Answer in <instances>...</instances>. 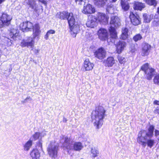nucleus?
<instances>
[{"mask_svg": "<svg viewBox=\"0 0 159 159\" xmlns=\"http://www.w3.org/2000/svg\"><path fill=\"white\" fill-rule=\"evenodd\" d=\"M33 144L32 140L29 139L25 144L24 146V149L25 151H28Z\"/></svg>", "mask_w": 159, "mask_h": 159, "instance_id": "nucleus-28", "label": "nucleus"}, {"mask_svg": "<svg viewBox=\"0 0 159 159\" xmlns=\"http://www.w3.org/2000/svg\"><path fill=\"white\" fill-rule=\"evenodd\" d=\"M62 147L64 148L65 149H66L68 152H69L70 150L73 149L72 146L70 143L66 144H62Z\"/></svg>", "mask_w": 159, "mask_h": 159, "instance_id": "nucleus-32", "label": "nucleus"}, {"mask_svg": "<svg viewBox=\"0 0 159 159\" xmlns=\"http://www.w3.org/2000/svg\"><path fill=\"white\" fill-rule=\"evenodd\" d=\"M105 66L108 67H112L115 63L114 58L112 56L108 57L104 61Z\"/></svg>", "mask_w": 159, "mask_h": 159, "instance_id": "nucleus-20", "label": "nucleus"}, {"mask_svg": "<svg viewBox=\"0 0 159 159\" xmlns=\"http://www.w3.org/2000/svg\"><path fill=\"white\" fill-rule=\"evenodd\" d=\"M155 134L156 136L158 135L159 134V131L157 129H155Z\"/></svg>", "mask_w": 159, "mask_h": 159, "instance_id": "nucleus-47", "label": "nucleus"}, {"mask_svg": "<svg viewBox=\"0 0 159 159\" xmlns=\"http://www.w3.org/2000/svg\"><path fill=\"white\" fill-rule=\"evenodd\" d=\"M144 1L147 4L150 6H155L157 3L156 0H144Z\"/></svg>", "mask_w": 159, "mask_h": 159, "instance_id": "nucleus-31", "label": "nucleus"}, {"mask_svg": "<svg viewBox=\"0 0 159 159\" xmlns=\"http://www.w3.org/2000/svg\"><path fill=\"white\" fill-rule=\"evenodd\" d=\"M106 9L108 14H112L114 13V8L113 6H107Z\"/></svg>", "mask_w": 159, "mask_h": 159, "instance_id": "nucleus-34", "label": "nucleus"}, {"mask_svg": "<svg viewBox=\"0 0 159 159\" xmlns=\"http://www.w3.org/2000/svg\"><path fill=\"white\" fill-rule=\"evenodd\" d=\"M108 31L111 37L114 39H117L118 38L117 33L116 29L112 26H110L108 29Z\"/></svg>", "mask_w": 159, "mask_h": 159, "instance_id": "nucleus-21", "label": "nucleus"}, {"mask_svg": "<svg viewBox=\"0 0 159 159\" xmlns=\"http://www.w3.org/2000/svg\"><path fill=\"white\" fill-rule=\"evenodd\" d=\"M143 39L142 35L140 33L135 34L133 37V39L135 42L141 40Z\"/></svg>", "mask_w": 159, "mask_h": 159, "instance_id": "nucleus-30", "label": "nucleus"}, {"mask_svg": "<svg viewBox=\"0 0 159 159\" xmlns=\"http://www.w3.org/2000/svg\"><path fill=\"white\" fill-rule=\"evenodd\" d=\"M62 139H64V142L63 143V144H67L70 143V139L67 136L64 137L63 136L62 138Z\"/></svg>", "mask_w": 159, "mask_h": 159, "instance_id": "nucleus-38", "label": "nucleus"}, {"mask_svg": "<svg viewBox=\"0 0 159 159\" xmlns=\"http://www.w3.org/2000/svg\"><path fill=\"white\" fill-rule=\"evenodd\" d=\"M20 28L23 32L28 31L32 29L33 30V35L34 39L38 37L41 33L40 26L38 23L34 25L30 22L27 21L22 22L20 25Z\"/></svg>", "mask_w": 159, "mask_h": 159, "instance_id": "nucleus-4", "label": "nucleus"}, {"mask_svg": "<svg viewBox=\"0 0 159 159\" xmlns=\"http://www.w3.org/2000/svg\"><path fill=\"white\" fill-rule=\"evenodd\" d=\"M49 34H54L55 31L54 30H50L47 32Z\"/></svg>", "mask_w": 159, "mask_h": 159, "instance_id": "nucleus-43", "label": "nucleus"}, {"mask_svg": "<svg viewBox=\"0 0 159 159\" xmlns=\"http://www.w3.org/2000/svg\"><path fill=\"white\" fill-rule=\"evenodd\" d=\"M153 82L155 84H158L159 83V75H156L154 77Z\"/></svg>", "mask_w": 159, "mask_h": 159, "instance_id": "nucleus-41", "label": "nucleus"}, {"mask_svg": "<svg viewBox=\"0 0 159 159\" xmlns=\"http://www.w3.org/2000/svg\"><path fill=\"white\" fill-rule=\"evenodd\" d=\"M34 41L33 38L29 37L26 41L23 40L20 43V46L22 47H27L33 48L34 46Z\"/></svg>", "mask_w": 159, "mask_h": 159, "instance_id": "nucleus-13", "label": "nucleus"}, {"mask_svg": "<svg viewBox=\"0 0 159 159\" xmlns=\"http://www.w3.org/2000/svg\"><path fill=\"white\" fill-rule=\"evenodd\" d=\"M120 5L122 8L125 11L128 10L130 8L129 3L126 0H121Z\"/></svg>", "mask_w": 159, "mask_h": 159, "instance_id": "nucleus-24", "label": "nucleus"}, {"mask_svg": "<svg viewBox=\"0 0 159 159\" xmlns=\"http://www.w3.org/2000/svg\"><path fill=\"white\" fill-rule=\"evenodd\" d=\"M151 48L150 45L147 43H144L142 46L141 49V55L143 57L148 56Z\"/></svg>", "mask_w": 159, "mask_h": 159, "instance_id": "nucleus-15", "label": "nucleus"}, {"mask_svg": "<svg viewBox=\"0 0 159 159\" xmlns=\"http://www.w3.org/2000/svg\"><path fill=\"white\" fill-rule=\"evenodd\" d=\"M145 7V4L141 2L135 1L133 3V7L135 11H141Z\"/></svg>", "mask_w": 159, "mask_h": 159, "instance_id": "nucleus-18", "label": "nucleus"}, {"mask_svg": "<svg viewBox=\"0 0 159 159\" xmlns=\"http://www.w3.org/2000/svg\"><path fill=\"white\" fill-rule=\"evenodd\" d=\"M5 39L6 40V42H5V43H6L7 46H10L12 43L11 40L9 39L7 37L5 38Z\"/></svg>", "mask_w": 159, "mask_h": 159, "instance_id": "nucleus-39", "label": "nucleus"}, {"mask_svg": "<svg viewBox=\"0 0 159 159\" xmlns=\"http://www.w3.org/2000/svg\"><path fill=\"white\" fill-rule=\"evenodd\" d=\"M143 21L145 23H149L153 18V16L147 13H143Z\"/></svg>", "mask_w": 159, "mask_h": 159, "instance_id": "nucleus-26", "label": "nucleus"}, {"mask_svg": "<svg viewBox=\"0 0 159 159\" xmlns=\"http://www.w3.org/2000/svg\"><path fill=\"white\" fill-rule=\"evenodd\" d=\"M128 29L127 27H125L122 29L121 33L120 34V39L125 40L128 37Z\"/></svg>", "mask_w": 159, "mask_h": 159, "instance_id": "nucleus-23", "label": "nucleus"}, {"mask_svg": "<svg viewBox=\"0 0 159 159\" xmlns=\"http://www.w3.org/2000/svg\"><path fill=\"white\" fill-rule=\"evenodd\" d=\"M59 18L61 20H67L69 32L73 37H75L80 29L79 25L75 24V20L73 13L67 11H63L60 13Z\"/></svg>", "mask_w": 159, "mask_h": 159, "instance_id": "nucleus-2", "label": "nucleus"}, {"mask_svg": "<svg viewBox=\"0 0 159 159\" xmlns=\"http://www.w3.org/2000/svg\"><path fill=\"white\" fill-rule=\"evenodd\" d=\"M97 34L98 38L101 41H108L109 39V33L106 29L100 28L98 30Z\"/></svg>", "mask_w": 159, "mask_h": 159, "instance_id": "nucleus-10", "label": "nucleus"}, {"mask_svg": "<svg viewBox=\"0 0 159 159\" xmlns=\"http://www.w3.org/2000/svg\"><path fill=\"white\" fill-rule=\"evenodd\" d=\"M49 34H48L47 32L46 33V34L44 36V38L45 39L47 40L48 39L49 36Z\"/></svg>", "mask_w": 159, "mask_h": 159, "instance_id": "nucleus-45", "label": "nucleus"}, {"mask_svg": "<svg viewBox=\"0 0 159 159\" xmlns=\"http://www.w3.org/2000/svg\"><path fill=\"white\" fill-rule=\"evenodd\" d=\"M55 143V141H51L47 148L48 154L52 158H56L57 155L58 147Z\"/></svg>", "mask_w": 159, "mask_h": 159, "instance_id": "nucleus-6", "label": "nucleus"}, {"mask_svg": "<svg viewBox=\"0 0 159 159\" xmlns=\"http://www.w3.org/2000/svg\"><path fill=\"white\" fill-rule=\"evenodd\" d=\"M129 18L131 23L134 25L136 26L141 24V18L137 13H134L133 12L131 11Z\"/></svg>", "mask_w": 159, "mask_h": 159, "instance_id": "nucleus-9", "label": "nucleus"}, {"mask_svg": "<svg viewBox=\"0 0 159 159\" xmlns=\"http://www.w3.org/2000/svg\"><path fill=\"white\" fill-rule=\"evenodd\" d=\"M11 20L12 17L10 15L6 13L3 12L0 17V28L3 27L5 25H8Z\"/></svg>", "mask_w": 159, "mask_h": 159, "instance_id": "nucleus-7", "label": "nucleus"}, {"mask_svg": "<svg viewBox=\"0 0 159 159\" xmlns=\"http://www.w3.org/2000/svg\"><path fill=\"white\" fill-rule=\"evenodd\" d=\"M94 66V64L91 62L88 59H86L84 61L83 68L85 71L92 70Z\"/></svg>", "mask_w": 159, "mask_h": 159, "instance_id": "nucleus-17", "label": "nucleus"}, {"mask_svg": "<svg viewBox=\"0 0 159 159\" xmlns=\"http://www.w3.org/2000/svg\"><path fill=\"white\" fill-rule=\"evenodd\" d=\"M95 4L100 5L101 7L104 6L107 2V0H93Z\"/></svg>", "mask_w": 159, "mask_h": 159, "instance_id": "nucleus-29", "label": "nucleus"}, {"mask_svg": "<svg viewBox=\"0 0 159 159\" xmlns=\"http://www.w3.org/2000/svg\"><path fill=\"white\" fill-rule=\"evenodd\" d=\"M82 12L85 14H89L94 13L96 12V10L92 5L88 4L84 7Z\"/></svg>", "mask_w": 159, "mask_h": 159, "instance_id": "nucleus-16", "label": "nucleus"}, {"mask_svg": "<svg viewBox=\"0 0 159 159\" xmlns=\"http://www.w3.org/2000/svg\"><path fill=\"white\" fill-rule=\"evenodd\" d=\"M36 147L38 148H39V149L42 150V143L40 141H39L37 142L36 144Z\"/></svg>", "mask_w": 159, "mask_h": 159, "instance_id": "nucleus-42", "label": "nucleus"}, {"mask_svg": "<svg viewBox=\"0 0 159 159\" xmlns=\"http://www.w3.org/2000/svg\"><path fill=\"white\" fill-rule=\"evenodd\" d=\"M91 152L92 154V157L94 158L97 157L99 153V151L98 150L93 148H91Z\"/></svg>", "mask_w": 159, "mask_h": 159, "instance_id": "nucleus-35", "label": "nucleus"}, {"mask_svg": "<svg viewBox=\"0 0 159 159\" xmlns=\"http://www.w3.org/2000/svg\"><path fill=\"white\" fill-rule=\"evenodd\" d=\"M83 148L82 143L80 142H76L73 145V149L75 151H80Z\"/></svg>", "mask_w": 159, "mask_h": 159, "instance_id": "nucleus-27", "label": "nucleus"}, {"mask_svg": "<svg viewBox=\"0 0 159 159\" xmlns=\"http://www.w3.org/2000/svg\"><path fill=\"white\" fill-rule=\"evenodd\" d=\"M159 102V101H157V100H155L153 102V104H156V105H159V104H158Z\"/></svg>", "mask_w": 159, "mask_h": 159, "instance_id": "nucleus-48", "label": "nucleus"}, {"mask_svg": "<svg viewBox=\"0 0 159 159\" xmlns=\"http://www.w3.org/2000/svg\"><path fill=\"white\" fill-rule=\"evenodd\" d=\"M27 4L33 9L35 8L36 7V4L34 0H28Z\"/></svg>", "mask_w": 159, "mask_h": 159, "instance_id": "nucleus-33", "label": "nucleus"}, {"mask_svg": "<svg viewBox=\"0 0 159 159\" xmlns=\"http://www.w3.org/2000/svg\"><path fill=\"white\" fill-rule=\"evenodd\" d=\"M39 2H41L42 3L46 5L47 4V2L44 0H38Z\"/></svg>", "mask_w": 159, "mask_h": 159, "instance_id": "nucleus-46", "label": "nucleus"}, {"mask_svg": "<svg viewBox=\"0 0 159 159\" xmlns=\"http://www.w3.org/2000/svg\"><path fill=\"white\" fill-rule=\"evenodd\" d=\"M39 50L38 49H35L34 50V53L35 54H37L39 52Z\"/></svg>", "mask_w": 159, "mask_h": 159, "instance_id": "nucleus-49", "label": "nucleus"}, {"mask_svg": "<svg viewBox=\"0 0 159 159\" xmlns=\"http://www.w3.org/2000/svg\"><path fill=\"white\" fill-rule=\"evenodd\" d=\"M6 0H0V4L5 2Z\"/></svg>", "mask_w": 159, "mask_h": 159, "instance_id": "nucleus-51", "label": "nucleus"}, {"mask_svg": "<svg viewBox=\"0 0 159 159\" xmlns=\"http://www.w3.org/2000/svg\"><path fill=\"white\" fill-rule=\"evenodd\" d=\"M159 19L157 17H156V15L154 17V20L152 23V26L153 27L157 26L158 25Z\"/></svg>", "mask_w": 159, "mask_h": 159, "instance_id": "nucleus-36", "label": "nucleus"}, {"mask_svg": "<svg viewBox=\"0 0 159 159\" xmlns=\"http://www.w3.org/2000/svg\"><path fill=\"white\" fill-rule=\"evenodd\" d=\"M157 12H159V7L157 8Z\"/></svg>", "mask_w": 159, "mask_h": 159, "instance_id": "nucleus-53", "label": "nucleus"}, {"mask_svg": "<svg viewBox=\"0 0 159 159\" xmlns=\"http://www.w3.org/2000/svg\"><path fill=\"white\" fill-rule=\"evenodd\" d=\"M75 1L76 3H78L80 4H81L82 2L84 1V0H75Z\"/></svg>", "mask_w": 159, "mask_h": 159, "instance_id": "nucleus-44", "label": "nucleus"}, {"mask_svg": "<svg viewBox=\"0 0 159 159\" xmlns=\"http://www.w3.org/2000/svg\"><path fill=\"white\" fill-rule=\"evenodd\" d=\"M30 155L32 159H39L40 154L37 149L34 148L30 152Z\"/></svg>", "mask_w": 159, "mask_h": 159, "instance_id": "nucleus-22", "label": "nucleus"}, {"mask_svg": "<svg viewBox=\"0 0 159 159\" xmlns=\"http://www.w3.org/2000/svg\"><path fill=\"white\" fill-rule=\"evenodd\" d=\"M98 22L102 25H106L108 23L109 17L107 14L101 12H98L97 14Z\"/></svg>", "mask_w": 159, "mask_h": 159, "instance_id": "nucleus-8", "label": "nucleus"}, {"mask_svg": "<svg viewBox=\"0 0 159 159\" xmlns=\"http://www.w3.org/2000/svg\"><path fill=\"white\" fill-rule=\"evenodd\" d=\"M106 112L104 108L100 105L96 107L95 110L92 111L91 118L96 129L98 130L102 127L103 120L106 116Z\"/></svg>", "mask_w": 159, "mask_h": 159, "instance_id": "nucleus-3", "label": "nucleus"}, {"mask_svg": "<svg viewBox=\"0 0 159 159\" xmlns=\"http://www.w3.org/2000/svg\"><path fill=\"white\" fill-rule=\"evenodd\" d=\"M155 127L153 125H150L148 129V132L143 129L141 130L138 133L137 138V142L143 147H145L147 144L148 146L151 148L154 145V140L149 139L153 136V132Z\"/></svg>", "mask_w": 159, "mask_h": 159, "instance_id": "nucleus-1", "label": "nucleus"}, {"mask_svg": "<svg viewBox=\"0 0 159 159\" xmlns=\"http://www.w3.org/2000/svg\"><path fill=\"white\" fill-rule=\"evenodd\" d=\"M149 64L148 63H145L141 67L140 70L144 72L145 78L148 80H150L156 73L155 69L151 67L149 68Z\"/></svg>", "mask_w": 159, "mask_h": 159, "instance_id": "nucleus-5", "label": "nucleus"}, {"mask_svg": "<svg viewBox=\"0 0 159 159\" xmlns=\"http://www.w3.org/2000/svg\"><path fill=\"white\" fill-rule=\"evenodd\" d=\"M40 133L38 132H36L34 133V134L33 135V137L34 139V140H36L38 139L40 136Z\"/></svg>", "mask_w": 159, "mask_h": 159, "instance_id": "nucleus-40", "label": "nucleus"}, {"mask_svg": "<svg viewBox=\"0 0 159 159\" xmlns=\"http://www.w3.org/2000/svg\"><path fill=\"white\" fill-rule=\"evenodd\" d=\"M107 52L103 47H100L96 50L94 52V57L99 60H102L105 58Z\"/></svg>", "mask_w": 159, "mask_h": 159, "instance_id": "nucleus-11", "label": "nucleus"}, {"mask_svg": "<svg viewBox=\"0 0 159 159\" xmlns=\"http://www.w3.org/2000/svg\"><path fill=\"white\" fill-rule=\"evenodd\" d=\"M116 48V51L118 54H120L124 50L126 47V43L125 42L119 40L114 44Z\"/></svg>", "mask_w": 159, "mask_h": 159, "instance_id": "nucleus-12", "label": "nucleus"}, {"mask_svg": "<svg viewBox=\"0 0 159 159\" xmlns=\"http://www.w3.org/2000/svg\"><path fill=\"white\" fill-rule=\"evenodd\" d=\"M19 31L17 29L14 28L11 29L8 34L9 37L14 40H16L19 36Z\"/></svg>", "mask_w": 159, "mask_h": 159, "instance_id": "nucleus-19", "label": "nucleus"}, {"mask_svg": "<svg viewBox=\"0 0 159 159\" xmlns=\"http://www.w3.org/2000/svg\"><path fill=\"white\" fill-rule=\"evenodd\" d=\"M98 22L97 16L94 15H89L88 17V20L86 25L88 27L94 28L96 25V22Z\"/></svg>", "mask_w": 159, "mask_h": 159, "instance_id": "nucleus-14", "label": "nucleus"}, {"mask_svg": "<svg viewBox=\"0 0 159 159\" xmlns=\"http://www.w3.org/2000/svg\"><path fill=\"white\" fill-rule=\"evenodd\" d=\"M117 59L121 64H124L125 62V58L121 56L118 55L117 56Z\"/></svg>", "mask_w": 159, "mask_h": 159, "instance_id": "nucleus-37", "label": "nucleus"}, {"mask_svg": "<svg viewBox=\"0 0 159 159\" xmlns=\"http://www.w3.org/2000/svg\"><path fill=\"white\" fill-rule=\"evenodd\" d=\"M30 99V97H27L24 100V101L23 102H25V101H26L27 99Z\"/></svg>", "mask_w": 159, "mask_h": 159, "instance_id": "nucleus-52", "label": "nucleus"}, {"mask_svg": "<svg viewBox=\"0 0 159 159\" xmlns=\"http://www.w3.org/2000/svg\"><path fill=\"white\" fill-rule=\"evenodd\" d=\"M67 121V120L66 118H64L63 120V121L64 122H66Z\"/></svg>", "mask_w": 159, "mask_h": 159, "instance_id": "nucleus-50", "label": "nucleus"}, {"mask_svg": "<svg viewBox=\"0 0 159 159\" xmlns=\"http://www.w3.org/2000/svg\"><path fill=\"white\" fill-rule=\"evenodd\" d=\"M120 22V18L117 16H114L111 17L110 23L116 26L118 25Z\"/></svg>", "mask_w": 159, "mask_h": 159, "instance_id": "nucleus-25", "label": "nucleus"}]
</instances>
